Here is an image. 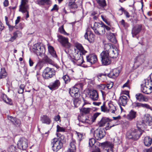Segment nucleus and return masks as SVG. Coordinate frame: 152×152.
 Segmentation results:
<instances>
[{
    "instance_id": "1",
    "label": "nucleus",
    "mask_w": 152,
    "mask_h": 152,
    "mask_svg": "<svg viewBox=\"0 0 152 152\" xmlns=\"http://www.w3.org/2000/svg\"><path fill=\"white\" fill-rule=\"evenodd\" d=\"M142 124H137V129L132 128L129 130L127 133L126 137L129 139L134 140H138L142 134L143 131L142 128H145V126H151L152 125V119L149 115L145 116L144 120L141 122Z\"/></svg>"
},
{
    "instance_id": "2",
    "label": "nucleus",
    "mask_w": 152,
    "mask_h": 152,
    "mask_svg": "<svg viewBox=\"0 0 152 152\" xmlns=\"http://www.w3.org/2000/svg\"><path fill=\"white\" fill-rule=\"evenodd\" d=\"M104 50L109 53L112 58H116L118 56V53L117 48L110 43L105 44L104 45Z\"/></svg>"
},
{
    "instance_id": "3",
    "label": "nucleus",
    "mask_w": 152,
    "mask_h": 152,
    "mask_svg": "<svg viewBox=\"0 0 152 152\" xmlns=\"http://www.w3.org/2000/svg\"><path fill=\"white\" fill-rule=\"evenodd\" d=\"M144 81L141 85V90L143 93L149 94L152 93V80L145 79Z\"/></svg>"
},
{
    "instance_id": "4",
    "label": "nucleus",
    "mask_w": 152,
    "mask_h": 152,
    "mask_svg": "<svg viewBox=\"0 0 152 152\" xmlns=\"http://www.w3.org/2000/svg\"><path fill=\"white\" fill-rule=\"evenodd\" d=\"M101 58V62L102 64L106 66L110 64L111 62V56L109 53L105 50L103 51L100 54Z\"/></svg>"
},
{
    "instance_id": "5",
    "label": "nucleus",
    "mask_w": 152,
    "mask_h": 152,
    "mask_svg": "<svg viewBox=\"0 0 152 152\" xmlns=\"http://www.w3.org/2000/svg\"><path fill=\"white\" fill-rule=\"evenodd\" d=\"M55 74V71L53 68L47 67L43 71L42 76L44 79H48L52 77Z\"/></svg>"
},
{
    "instance_id": "6",
    "label": "nucleus",
    "mask_w": 152,
    "mask_h": 152,
    "mask_svg": "<svg viewBox=\"0 0 152 152\" xmlns=\"http://www.w3.org/2000/svg\"><path fill=\"white\" fill-rule=\"evenodd\" d=\"M51 145L53 150L56 151L62 147L63 143L58 139L54 138L51 140Z\"/></svg>"
},
{
    "instance_id": "7",
    "label": "nucleus",
    "mask_w": 152,
    "mask_h": 152,
    "mask_svg": "<svg viewBox=\"0 0 152 152\" xmlns=\"http://www.w3.org/2000/svg\"><path fill=\"white\" fill-rule=\"evenodd\" d=\"M72 58L74 60H72V61L76 63L78 65H81L84 62L83 57L79 51L74 53Z\"/></svg>"
},
{
    "instance_id": "8",
    "label": "nucleus",
    "mask_w": 152,
    "mask_h": 152,
    "mask_svg": "<svg viewBox=\"0 0 152 152\" xmlns=\"http://www.w3.org/2000/svg\"><path fill=\"white\" fill-rule=\"evenodd\" d=\"M57 37L58 38V41L61 44L63 47L68 49L70 47L71 45L69 42L68 38L61 35H58Z\"/></svg>"
},
{
    "instance_id": "9",
    "label": "nucleus",
    "mask_w": 152,
    "mask_h": 152,
    "mask_svg": "<svg viewBox=\"0 0 152 152\" xmlns=\"http://www.w3.org/2000/svg\"><path fill=\"white\" fill-rule=\"evenodd\" d=\"M105 29L109 31L110 30V28L104 23L99 28H97V29H94V32L97 35H102L105 34Z\"/></svg>"
},
{
    "instance_id": "10",
    "label": "nucleus",
    "mask_w": 152,
    "mask_h": 152,
    "mask_svg": "<svg viewBox=\"0 0 152 152\" xmlns=\"http://www.w3.org/2000/svg\"><path fill=\"white\" fill-rule=\"evenodd\" d=\"M18 148L23 150H25L28 147L27 140L24 138H20L17 143Z\"/></svg>"
},
{
    "instance_id": "11",
    "label": "nucleus",
    "mask_w": 152,
    "mask_h": 152,
    "mask_svg": "<svg viewBox=\"0 0 152 152\" xmlns=\"http://www.w3.org/2000/svg\"><path fill=\"white\" fill-rule=\"evenodd\" d=\"M34 51L37 55L41 56L44 51V48L40 44L37 43L34 45L33 48Z\"/></svg>"
},
{
    "instance_id": "12",
    "label": "nucleus",
    "mask_w": 152,
    "mask_h": 152,
    "mask_svg": "<svg viewBox=\"0 0 152 152\" xmlns=\"http://www.w3.org/2000/svg\"><path fill=\"white\" fill-rule=\"evenodd\" d=\"M69 93L71 96L74 98H77L80 96L79 89L75 87L70 89Z\"/></svg>"
},
{
    "instance_id": "13",
    "label": "nucleus",
    "mask_w": 152,
    "mask_h": 152,
    "mask_svg": "<svg viewBox=\"0 0 152 152\" xmlns=\"http://www.w3.org/2000/svg\"><path fill=\"white\" fill-rule=\"evenodd\" d=\"M105 135L104 131L97 129L94 132V136L96 139L100 140L103 138Z\"/></svg>"
},
{
    "instance_id": "14",
    "label": "nucleus",
    "mask_w": 152,
    "mask_h": 152,
    "mask_svg": "<svg viewBox=\"0 0 152 152\" xmlns=\"http://www.w3.org/2000/svg\"><path fill=\"white\" fill-rule=\"evenodd\" d=\"M27 0H21V4L19 6V10L21 12L26 11V9H28L29 6L27 4Z\"/></svg>"
},
{
    "instance_id": "15",
    "label": "nucleus",
    "mask_w": 152,
    "mask_h": 152,
    "mask_svg": "<svg viewBox=\"0 0 152 152\" xmlns=\"http://www.w3.org/2000/svg\"><path fill=\"white\" fill-rule=\"evenodd\" d=\"M87 62L92 65L95 63L97 61L96 56L94 54H90L86 56Z\"/></svg>"
},
{
    "instance_id": "16",
    "label": "nucleus",
    "mask_w": 152,
    "mask_h": 152,
    "mask_svg": "<svg viewBox=\"0 0 152 152\" xmlns=\"http://www.w3.org/2000/svg\"><path fill=\"white\" fill-rule=\"evenodd\" d=\"M88 95L90 98L93 101L97 100L99 98L98 94L95 90L90 91Z\"/></svg>"
},
{
    "instance_id": "17",
    "label": "nucleus",
    "mask_w": 152,
    "mask_h": 152,
    "mask_svg": "<svg viewBox=\"0 0 152 152\" xmlns=\"http://www.w3.org/2000/svg\"><path fill=\"white\" fill-rule=\"evenodd\" d=\"M60 85V83L59 81L57 80L52 84H50L48 87L50 90H53L58 88Z\"/></svg>"
},
{
    "instance_id": "18",
    "label": "nucleus",
    "mask_w": 152,
    "mask_h": 152,
    "mask_svg": "<svg viewBox=\"0 0 152 152\" xmlns=\"http://www.w3.org/2000/svg\"><path fill=\"white\" fill-rule=\"evenodd\" d=\"M137 115V112L133 110H132L127 115L126 117L129 120L132 121L136 118Z\"/></svg>"
},
{
    "instance_id": "19",
    "label": "nucleus",
    "mask_w": 152,
    "mask_h": 152,
    "mask_svg": "<svg viewBox=\"0 0 152 152\" xmlns=\"http://www.w3.org/2000/svg\"><path fill=\"white\" fill-rule=\"evenodd\" d=\"M136 99L139 102L143 101L147 102L148 101V98L141 93H137L135 95Z\"/></svg>"
},
{
    "instance_id": "20",
    "label": "nucleus",
    "mask_w": 152,
    "mask_h": 152,
    "mask_svg": "<svg viewBox=\"0 0 152 152\" xmlns=\"http://www.w3.org/2000/svg\"><path fill=\"white\" fill-rule=\"evenodd\" d=\"M22 36V33L19 31H17L13 34V36H12L8 40L7 42H13L17 38L21 37Z\"/></svg>"
},
{
    "instance_id": "21",
    "label": "nucleus",
    "mask_w": 152,
    "mask_h": 152,
    "mask_svg": "<svg viewBox=\"0 0 152 152\" xmlns=\"http://www.w3.org/2000/svg\"><path fill=\"white\" fill-rule=\"evenodd\" d=\"M128 101L127 97L124 95L120 97L118 100V104L119 105L125 106Z\"/></svg>"
},
{
    "instance_id": "22",
    "label": "nucleus",
    "mask_w": 152,
    "mask_h": 152,
    "mask_svg": "<svg viewBox=\"0 0 152 152\" xmlns=\"http://www.w3.org/2000/svg\"><path fill=\"white\" fill-rule=\"evenodd\" d=\"M142 27V26L141 25H139L133 28L132 32L133 37H134L140 32Z\"/></svg>"
},
{
    "instance_id": "23",
    "label": "nucleus",
    "mask_w": 152,
    "mask_h": 152,
    "mask_svg": "<svg viewBox=\"0 0 152 152\" xmlns=\"http://www.w3.org/2000/svg\"><path fill=\"white\" fill-rule=\"evenodd\" d=\"M41 120L42 123L48 125L50 124L51 122L50 118L46 115H43L41 116Z\"/></svg>"
},
{
    "instance_id": "24",
    "label": "nucleus",
    "mask_w": 152,
    "mask_h": 152,
    "mask_svg": "<svg viewBox=\"0 0 152 152\" xmlns=\"http://www.w3.org/2000/svg\"><path fill=\"white\" fill-rule=\"evenodd\" d=\"M143 142L145 146H149L152 143V139L149 136L145 137L143 139Z\"/></svg>"
},
{
    "instance_id": "25",
    "label": "nucleus",
    "mask_w": 152,
    "mask_h": 152,
    "mask_svg": "<svg viewBox=\"0 0 152 152\" xmlns=\"http://www.w3.org/2000/svg\"><path fill=\"white\" fill-rule=\"evenodd\" d=\"M75 144V141L72 139L70 142V147L68 151L69 152H75L76 149Z\"/></svg>"
},
{
    "instance_id": "26",
    "label": "nucleus",
    "mask_w": 152,
    "mask_h": 152,
    "mask_svg": "<svg viewBox=\"0 0 152 152\" xmlns=\"http://www.w3.org/2000/svg\"><path fill=\"white\" fill-rule=\"evenodd\" d=\"M85 39H87L90 42H94V35L92 33H90L88 36L87 32H86L84 36Z\"/></svg>"
},
{
    "instance_id": "27",
    "label": "nucleus",
    "mask_w": 152,
    "mask_h": 152,
    "mask_svg": "<svg viewBox=\"0 0 152 152\" xmlns=\"http://www.w3.org/2000/svg\"><path fill=\"white\" fill-rule=\"evenodd\" d=\"M110 121V119L108 118H103L98 123V126L99 127L103 126L107 123L109 122Z\"/></svg>"
},
{
    "instance_id": "28",
    "label": "nucleus",
    "mask_w": 152,
    "mask_h": 152,
    "mask_svg": "<svg viewBox=\"0 0 152 152\" xmlns=\"http://www.w3.org/2000/svg\"><path fill=\"white\" fill-rule=\"evenodd\" d=\"M36 2L39 5H44L50 4L51 1L50 0H37Z\"/></svg>"
},
{
    "instance_id": "29",
    "label": "nucleus",
    "mask_w": 152,
    "mask_h": 152,
    "mask_svg": "<svg viewBox=\"0 0 152 152\" xmlns=\"http://www.w3.org/2000/svg\"><path fill=\"white\" fill-rule=\"evenodd\" d=\"M100 8L104 7L106 5L105 0H96Z\"/></svg>"
},
{
    "instance_id": "30",
    "label": "nucleus",
    "mask_w": 152,
    "mask_h": 152,
    "mask_svg": "<svg viewBox=\"0 0 152 152\" xmlns=\"http://www.w3.org/2000/svg\"><path fill=\"white\" fill-rule=\"evenodd\" d=\"M112 71L115 78L118 76L121 71V69L119 68L114 69L112 70Z\"/></svg>"
},
{
    "instance_id": "31",
    "label": "nucleus",
    "mask_w": 152,
    "mask_h": 152,
    "mask_svg": "<svg viewBox=\"0 0 152 152\" xmlns=\"http://www.w3.org/2000/svg\"><path fill=\"white\" fill-rule=\"evenodd\" d=\"M7 74L4 68H1L0 72V79L4 78L7 76Z\"/></svg>"
},
{
    "instance_id": "32",
    "label": "nucleus",
    "mask_w": 152,
    "mask_h": 152,
    "mask_svg": "<svg viewBox=\"0 0 152 152\" xmlns=\"http://www.w3.org/2000/svg\"><path fill=\"white\" fill-rule=\"evenodd\" d=\"M3 100L7 103L11 105L12 104V100L11 99L7 97L6 95L4 94L3 95Z\"/></svg>"
},
{
    "instance_id": "33",
    "label": "nucleus",
    "mask_w": 152,
    "mask_h": 152,
    "mask_svg": "<svg viewBox=\"0 0 152 152\" xmlns=\"http://www.w3.org/2000/svg\"><path fill=\"white\" fill-rule=\"evenodd\" d=\"M104 23L102 22L100 23L95 22L94 26L92 27V29L94 31V29H97V28H99Z\"/></svg>"
},
{
    "instance_id": "34",
    "label": "nucleus",
    "mask_w": 152,
    "mask_h": 152,
    "mask_svg": "<svg viewBox=\"0 0 152 152\" xmlns=\"http://www.w3.org/2000/svg\"><path fill=\"white\" fill-rule=\"evenodd\" d=\"M106 75V74H103L102 73H99L97 75L98 78V80L99 81H104L103 78L105 77Z\"/></svg>"
},
{
    "instance_id": "35",
    "label": "nucleus",
    "mask_w": 152,
    "mask_h": 152,
    "mask_svg": "<svg viewBox=\"0 0 152 152\" xmlns=\"http://www.w3.org/2000/svg\"><path fill=\"white\" fill-rule=\"evenodd\" d=\"M43 59L45 62L50 64L53 65L54 64V62L47 56H45L44 57Z\"/></svg>"
},
{
    "instance_id": "36",
    "label": "nucleus",
    "mask_w": 152,
    "mask_h": 152,
    "mask_svg": "<svg viewBox=\"0 0 152 152\" xmlns=\"http://www.w3.org/2000/svg\"><path fill=\"white\" fill-rule=\"evenodd\" d=\"M96 142V140L94 138H92L89 139V145L90 147H92L94 146L96 147V146L94 145Z\"/></svg>"
},
{
    "instance_id": "37",
    "label": "nucleus",
    "mask_w": 152,
    "mask_h": 152,
    "mask_svg": "<svg viewBox=\"0 0 152 152\" xmlns=\"http://www.w3.org/2000/svg\"><path fill=\"white\" fill-rule=\"evenodd\" d=\"M109 111L112 113H115V112L116 110V107L113 104H110L109 105Z\"/></svg>"
},
{
    "instance_id": "38",
    "label": "nucleus",
    "mask_w": 152,
    "mask_h": 152,
    "mask_svg": "<svg viewBox=\"0 0 152 152\" xmlns=\"http://www.w3.org/2000/svg\"><path fill=\"white\" fill-rule=\"evenodd\" d=\"M91 109L90 108L83 107L80 110V111L85 114H88L89 113Z\"/></svg>"
},
{
    "instance_id": "39",
    "label": "nucleus",
    "mask_w": 152,
    "mask_h": 152,
    "mask_svg": "<svg viewBox=\"0 0 152 152\" xmlns=\"http://www.w3.org/2000/svg\"><path fill=\"white\" fill-rule=\"evenodd\" d=\"M133 107L136 108L137 107L138 108L142 107V103H139L138 102H134L132 104Z\"/></svg>"
},
{
    "instance_id": "40",
    "label": "nucleus",
    "mask_w": 152,
    "mask_h": 152,
    "mask_svg": "<svg viewBox=\"0 0 152 152\" xmlns=\"http://www.w3.org/2000/svg\"><path fill=\"white\" fill-rule=\"evenodd\" d=\"M56 135L58 137L57 138L60 140V141L61 142L62 141L64 140L65 138V137L64 135H62L59 133H56Z\"/></svg>"
},
{
    "instance_id": "41",
    "label": "nucleus",
    "mask_w": 152,
    "mask_h": 152,
    "mask_svg": "<svg viewBox=\"0 0 152 152\" xmlns=\"http://www.w3.org/2000/svg\"><path fill=\"white\" fill-rule=\"evenodd\" d=\"M66 129L63 127H61L59 125H57V130L56 131L58 132H65Z\"/></svg>"
},
{
    "instance_id": "42",
    "label": "nucleus",
    "mask_w": 152,
    "mask_h": 152,
    "mask_svg": "<svg viewBox=\"0 0 152 152\" xmlns=\"http://www.w3.org/2000/svg\"><path fill=\"white\" fill-rule=\"evenodd\" d=\"M98 87L99 89L101 90L102 94H103L104 92L102 91V90H105L106 88V85L105 84H101L98 86Z\"/></svg>"
},
{
    "instance_id": "43",
    "label": "nucleus",
    "mask_w": 152,
    "mask_h": 152,
    "mask_svg": "<svg viewBox=\"0 0 152 152\" xmlns=\"http://www.w3.org/2000/svg\"><path fill=\"white\" fill-rule=\"evenodd\" d=\"M69 6L70 9H75L77 8V6L75 3L69 2Z\"/></svg>"
},
{
    "instance_id": "44",
    "label": "nucleus",
    "mask_w": 152,
    "mask_h": 152,
    "mask_svg": "<svg viewBox=\"0 0 152 152\" xmlns=\"http://www.w3.org/2000/svg\"><path fill=\"white\" fill-rule=\"evenodd\" d=\"M24 87L25 86L24 85H20L18 91V93L19 94H22L24 91Z\"/></svg>"
},
{
    "instance_id": "45",
    "label": "nucleus",
    "mask_w": 152,
    "mask_h": 152,
    "mask_svg": "<svg viewBox=\"0 0 152 152\" xmlns=\"http://www.w3.org/2000/svg\"><path fill=\"white\" fill-rule=\"evenodd\" d=\"M59 31L61 34H63L64 35L68 34L65 31L64 29V28L63 25L61 27L59 28Z\"/></svg>"
},
{
    "instance_id": "46",
    "label": "nucleus",
    "mask_w": 152,
    "mask_h": 152,
    "mask_svg": "<svg viewBox=\"0 0 152 152\" xmlns=\"http://www.w3.org/2000/svg\"><path fill=\"white\" fill-rule=\"evenodd\" d=\"M63 78L65 81V83H69L70 80V78L69 77L68 75H65L63 77Z\"/></svg>"
},
{
    "instance_id": "47",
    "label": "nucleus",
    "mask_w": 152,
    "mask_h": 152,
    "mask_svg": "<svg viewBox=\"0 0 152 152\" xmlns=\"http://www.w3.org/2000/svg\"><path fill=\"white\" fill-rule=\"evenodd\" d=\"M75 47L79 50L78 51H80L81 50H83V48L82 45L79 43L76 44L75 45Z\"/></svg>"
},
{
    "instance_id": "48",
    "label": "nucleus",
    "mask_w": 152,
    "mask_h": 152,
    "mask_svg": "<svg viewBox=\"0 0 152 152\" xmlns=\"http://www.w3.org/2000/svg\"><path fill=\"white\" fill-rule=\"evenodd\" d=\"M100 114V113H95L93 115V116L91 118V120L93 122H94L96 120L97 117Z\"/></svg>"
},
{
    "instance_id": "49",
    "label": "nucleus",
    "mask_w": 152,
    "mask_h": 152,
    "mask_svg": "<svg viewBox=\"0 0 152 152\" xmlns=\"http://www.w3.org/2000/svg\"><path fill=\"white\" fill-rule=\"evenodd\" d=\"M113 83L112 82H110L107 84L106 85V88L109 89H111L113 87Z\"/></svg>"
},
{
    "instance_id": "50",
    "label": "nucleus",
    "mask_w": 152,
    "mask_h": 152,
    "mask_svg": "<svg viewBox=\"0 0 152 152\" xmlns=\"http://www.w3.org/2000/svg\"><path fill=\"white\" fill-rule=\"evenodd\" d=\"M104 145L107 147L110 148L113 147V145L111 142H106L104 143Z\"/></svg>"
},
{
    "instance_id": "51",
    "label": "nucleus",
    "mask_w": 152,
    "mask_h": 152,
    "mask_svg": "<svg viewBox=\"0 0 152 152\" xmlns=\"http://www.w3.org/2000/svg\"><path fill=\"white\" fill-rule=\"evenodd\" d=\"M16 148L15 146L13 145H11L8 151L9 152H14L15 151Z\"/></svg>"
},
{
    "instance_id": "52",
    "label": "nucleus",
    "mask_w": 152,
    "mask_h": 152,
    "mask_svg": "<svg viewBox=\"0 0 152 152\" xmlns=\"http://www.w3.org/2000/svg\"><path fill=\"white\" fill-rule=\"evenodd\" d=\"M110 34L111 36H112V37L110 39V41L114 43H115L117 41L116 39H115V37H114L113 34L111 33Z\"/></svg>"
},
{
    "instance_id": "53",
    "label": "nucleus",
    "mask_w": 152,
    "mask_h": 152,
    "mask_svg": "<svg viewBox=\"0 0 152 152\" xmlns=\"http://www.w3.org/2000/svg\"><path fill=\"white\" fill-rule=\"evenodd\" d=\"M8 119L9 120L11 121L13 123L15 124V120H16V118L13 117L11 116H7Z\"/></svg>"
},
{
    "instance_id": "54",
    "label": "nucleus",
    "mask_w": 152,
    "mask_h": 152,
    "mask_svg": "<svg viewBox=\"0 0 152 152\" xmlns=\"http://www.w3.org/2000/svg\"><path fill=\"white\" fill-rule=\"evenodd\" d=\"M76 133L77 134V135L78 138V139L79 140H81L83 138V134L77 132H76Z\"/></svg>"
},
{
    "instance_id": "55",
    "label": "nucleus",
    "mask_w": 152,
    "mask_h": 152,
    "mask_svg": "<svg viewBox=\"0 0 152 152\" xmlns=\"http://www.w3.org/2000/svg\"><path fill=\"white\" fill-rule=\"evenodd\" d=\"M121 24L122 25H123V26L124 27H127L128 26V23H125V22L124 20L123 19L122 20H121Z\"/></svg>"
},
{
    "instance_id": "56",
    "label": "nucleus",
    "mask_w": 152,
    "mask_h": 152,
    "mask_svg": "<svg viewBox=\"0 0 152 152\" xmlns=\"http://www.w3.org/2000/svg\"><path fill=\"white\" fill-rule=\"evenodd\" d=\"M142 107L145 108L147 109H151V107L148 104H142Z\"/></svg>"
},
{
    "instance_id": "57",
    "label": "nucleus",
    "mask_w": 152,
    "mask_h": 152,
    "mask_svg": "<svg viewBox=\"0 0 152 152\" xmlns=\"http://www.w3.org/2000/svg\"><path fill=\"white\" fill-rule=\"evenodd\" d=\"M15 124L19 126L21 124V121L19 119H17L16 118V120H15Z\"/></svg>"
},
{
    "instance_id": "58",
    "label": "nucleus",
    "mask_w": 152,
    "mask_h": 152,
    "mask_svg": "<svg viewBox=\"0 0 152 152\" xmlns=\"http://www.w3.org/2000/svg\"><path fill=\"white\" fill-rule=\"evenodd\" d=\"M83 100L84 102V104L83 105V107L84 106L86 105L90 104V103H89V102L86 100L84 98H83Z\"/></svg>"
},
{
    "instance_id": "59",
    "label": "nucleus",
    "mask_w": 152,
    "mask_h": 152,
    "mask_svg": "<svg viewBox=\"0 0 152 152\" xmlns=\"http://www.w3.org/2000/svg\"><path fill=\"white\" fill-rule=\"evenodd\" d=\"M60 115H58L57 116H56L54 117V120L56 121H61L60 120Z\"/></svg>"
},
{
    "instance_id": "60",
    "label": "nucleus",
    "mask_w": 152,
    "mask_h": 152,
    "mask_svg": "<svg viewBox=\"0 0 152 152\" xmlns=\"http://www.w3.org/2000/svg\"><path fill=\"white\" fill-rule=\"evenodd\" d=\"M107 75V76L110 78H114L112 70L110 71V73L108 74Z\"/></svg>"
},
{
    "instance_id": "61",
    "label": "nucleus",
    "mask_w": 152,
    "mask_h": 152,
    "mask_svg": "<svg viewBox=\"0 0 152 152\" xmlns=\"http://www.w3.org/2000/svg\"><path fill=\"white\" fill-rule=\"evenodd\" d=\"M58 10V6L55 4L54 5V6L53 8L51 10V11L53 10H56L57 11Z\"/></svg>"
},
{
    "instance_id": "62",
    "label": "nucleus",
    "mask_w": 152,
    "mask_h": 152,
    "mask_svg": "<svg viewBox=\"0 0 152 152\" xmlns=\"http://www.w3.org/2000/svg\"><path fill=\"white\" fill-rule=\"evenodd\" d=\"M101 109L102 111L105 112L106 110V108L105 106V104L104 103L102 106L101 107Z\"/></svg>"
},
{
    "instance_id": "63",
    "label": "nucleus",
    "mask_w": 152,
    "mask_h": 152,
    "mask_svg": "<svg viewBox=\"0 0 152 152\" xmlns=\"http://www.w3.org/2000/svg\"><path fill=\"white\" fill-rule=\"evenodd\" d=\"M29 63L30 66H32L33 65L34 62H33V60L31 59V58H29Z\"/></svg>"
},
{
    "instance_id": "64",
    "label": "nucleus",
    "mask_w": 152,
    "mask_h": 152,
    "mask_svg": "<svg viewBox=\"0 0 152 152\" xmlns=\"http://www.w3.org/2000/svg\"><path fill=\"white\" fill-rule=\"evenodd\" d=\"M144 152H152V147L148 149H145L144 150Z\"/></svg>"
}]
</instances>
